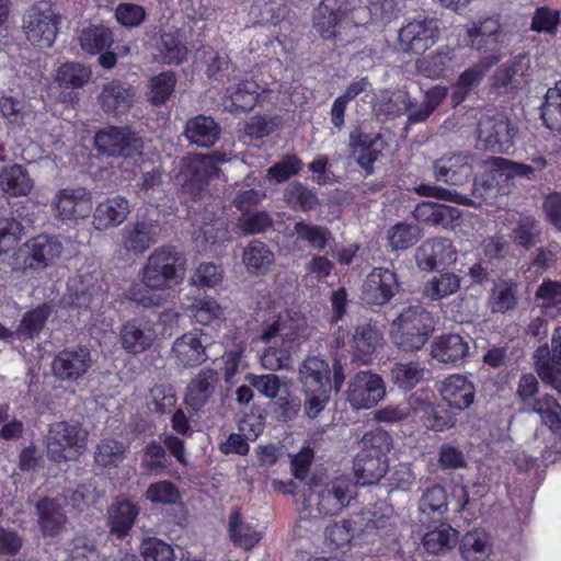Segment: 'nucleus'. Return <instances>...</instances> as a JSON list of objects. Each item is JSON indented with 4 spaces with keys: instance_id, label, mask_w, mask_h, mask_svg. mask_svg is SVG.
I'll return each mask as SVG.
<instances>
[{
    "instance_id": "1",
    "label": "nucleus",
    "mask_w": 561,
    "mask_h": 561,
    "mask_svg": "<svg viewBox=\"0 0 561 561\" xmlns=\"http://www.w3.org/2000/svg\"><path fill=\"white\" fill-rule=\"evenodd\" d=\"M256 321L261 322L256 341L266 345L260 354L262 367L271 371L291 369L293 354L308 339L305 317L285 308L282 300L264 296L257 301Z\"/></svg>"
},
{
    "instance_id": "2",
    "label": "nucleus",
    "mask_w": 561,
    "mask_h": 561,
    "mask_svg": "<svg viewBox=\"0 0 561 561\" xmlns=\"http://www.w3.org/2000/svg\"><path fill=\"white\" fill-rule=\"evenodd\" d=\"M355 495V484L348 477L341 476L323 484L312 480L307 490L296 500L299 518L297 534L304 536L320 527L325 516L336 515L346 507Z\"/></svg>"
},
{
    "instance_id": "3",
    "label": "nucleus",
    "mask_w": 561,
    "mask_h": 561,
    "mask_svg": "<svg viewBox=\"0 0 561 561\" xmlns=\"http://www.w3.org/2000/svg\"><path fill=\"white\" fill-rule=\"evenodd\" d=\"M62 15L51 0H37L22 15L21 30L26 42L38 49L51 48L57 39Z\"/></svg>"
},
{
    "instance_id": "4",
    "label": "nucleus",
    "mask_w": 561,
    "mask_h": 561,
    "mask_svg": "<svg viewBox=\"0 0 561 561\" xmlns=\"http://www.w3.org/2000/svg\"><path fill=\"white\" fill-rule=\"evenodd\" d=\"M434 327L430 311L421 306H410L391 322L390 340L402 352H416L427 343Z\"/></svg>"
},
{
    "instance_id": "5",
    "label": "nucleus",
    "mask_w": 561,
    "mask_h": 561,
    "mask_svg": "<svg viewBox=\"0 0 561 561\" xmlns=\"http://www.w3.org/2000/svg\"><path fill=\"white\" fill-rule=\"evenodd\" d=\"M185 259L171 247L156 249L142 268V283L154 290H163L179 284L184 278Z\"/></svg>"
},
{
    "instance_id": "6",
    "label": "nucleus",
    "mask_w": 561,
    "mask_h": 561,
    "mask_svg": "<svg viewBox=\"0 0 561 561\" xmlns=\"http://www.w3.org/2000/svg\"><path fill=\"white\" fill-rule=\"evenodd\" d=\"M89 432L78 422L53 423L46 435L47 456L55 462L77 460L87 448Z\"/></svg>"
},
{
    "instance_id": "7",
    "label": "nucleus",
    "mask_w": 561,
    "mask_h": 561,
    "mask_svg": "<svg viewBox=\"0 0 561 561\" xmlns=\"http://www.w3.org/2000/svg\"><path fill=\"white\" fill-rule=\"evenodd\" d=\"M225 158L220 154H190L183 158L178 180L183 188L191 194H199L209 179L217 175L219 162Z\"/></svg>"
},
{
    "instance_id": "8",
    "label": "nucleus",
    "mask_w": 561,
    "mask_h": 561,
    "mask_svg": "<svg viewBox=\"0 0 561 561\" xmlns=\"http://www.w3.org/2000/svg\"><path fill=\"white\" fill-rule=\"evenodd\" d=\"M353 10L348 0H322L313 13V28L322 38L333 39L340 30L353 26Z\"/></svg>"
},
{
    "instance_id": "9",
    "label": "nucleus",
    "mask_w": 561,
    "mask_h": 561,
    "mask_svg": "<svg viewBox=\"0 0 561 561\" xmlns=\"http://www.w3.org/2000/svg\"><path fill=\"white\" fill-rule=\"evenodd\" d=\"M71 304L91 308L102 304L105 295L102 271L89 265L81 267L68 280Z\"/></svg>"
},
{
    "instance_id": "10",
    "label": "nucleus",
    "mask_w": 561,
    "mask_h": 561,
    "mask_svg": "<svg viewBox=\"0 0 561 561\" xmlns=\"http://www.w3.org/2000/svg\"><path fill=\"white\" fill-rule=\"evenodd\" d=\"M386 394L383 379L371 370L355 374L346 390L350 404L356 409H369L376 405Z\"/></svg>"
},
{
    "instance_id": "11",
    "label": "nucleus",
    "mask_w": 561,
    "mask_h": 561,
    "mask_svg": "<svg viewBox=\"0 0 561 561\" xmlns=\"http://www.w3.org/2000/svg\"><path fill=\"white\" fill-rule=\"evenodd\" d=\"M516 126L504 116H483L478 124V145L496 152H506L514 145Z\"/></svg>"
},
{
    "instance_id": "12",
    "label": "nucleus",
    "mask_w": 561,
    "mask_h": 561,
    "mask_svg": "<svg viewBox=\"0 0 561 561\" xmlns=\"http://www.w3.org/2000/svg\"><path fill=\"white\" fill-rule=\"evenodd\" d=\"M229 219L219 205H208L203 215V226L194 233L193 241L198 251H211L217 244L229 240Z\"/></svg>"
},
{
    "instance_id": "13",
    "label": "nucleus",
    "mask_w": 561,
    "mask_h": 561,
    "mask_svg": "<svg viewBox=\"0 0 561 561\" xmlns=\"http://www.w3.org/2000/svg\"><path fill=\"white\" fill-rule=\"evenodd\" d=\"M94 144L100 152L111 157H134L142 148L141 138L129 128L108 127L100 130Z\"/></svg>"
},
{
    "instance_id": "14",
    "label": "nucleus",
    "mask_w": 561,
    "mask_h": 561,
    "mask_svg": "<svg viewBox=\"0 0 561 561\" xmlns=\"http://www.w3.org/2000/svg\"><path fill=\"white\" fill-rule=\"evenodd\" d=\"M50 205L58 219H83L93 208L92 194L83 187L61 188L55 194Z\"/></svg>"
},
{
    "instance_id": "15",
    "label": "nucleus",
    "mask_w": 561,
    "mask_h": 561,
    "mask_svg": "<svg viewBox=\"0 0 561 561\" xmlns=\"http://www.w3.org/2000/svg\"><path fill=\"white\" fill-rule=\"evenodd\" d=\"M535 368L541 380L561 394V325L554 329L551 350L547 344L534 354Z\"/></svg>"
},
{
    "instance_id": "16",
    "label": "nucleus",
    "mask_w": 561,
    "mask_h": 561,
    "mask_svg": "<svg viewBox=\"0 0 561 561\" xmlns=\"http://www.w3.org/2000/svg\"><path fill=\"white\" fill-rule=\"evenodd\" d=\"M438 37V27L432 19L409 21L399 31L398 46L404 53L420 54L433 46Z\"/></svg>"
},
{
    "instance_id": "17",
    "label": "nucleus",
    "mask_w": 561,
    "mask_h": 561,
    "mask_svg": "<svg viewBox=\"0 0 561 561\" xmlns=\"http://www.w3.org/2000/svg\"><path fill=\"white\" fill-rule=\"evenodd\" d=\"M211 344L206 333L194 329L176 337L172 344L171 356L182 367H196L208 359L207 347Z\"/></svg>"
},
{
    "instance_id": "18",
    "label": "nucleus",
    "mask_w": 561,
    "mask_h": 561,
    "mask_svg": "<svg viewBox=\"0 0 561 561\" xmlns=\"http://www.w3.org/2000/svg\"><path fill=\"white\" fill-rule=\"evenodd\" d=\"M157 325L153 321L136 318L125 322L119 330V342L123 350L137 355L149 350L157 341Z\"/></svg>"
},
{
    "instance_id": "19",
    "label": "nucleus",
    "mask_w": 561,
    "mask_h": 561,
    "mask_svg": "<svg viewBox=\"0 0 561 561\" xmlns=\"http://www.w3.org/2000/svg\"><path fill=\"white\" fill-rule=\"evenodd\" d=\"M457 250L453 242L443 237L424 241L415 251V262L422 271H433L455 264Z\"/></svg>"
},
{
    "instance_id": "20",
    "label": "nucleus",
    "mask_w": 561,
    "mask_h": 561,
    "mask_svg": "<svg viewBox=\"0 0 561 561\" xmlns=\"http://www.w3.org/2000/svg\"><path fill=\"white\" fill-rule=\"evenodd\" d=\"M399 288L397 275L386 267H375L367 276L362 287V298L368 305L382 306L387 304Z\"/></svg>"
},
{
    "instance_id": "21",
    "label": "nucleus",
    "mask_w": 561,
    "mask_h": 561,
    "mask_svg": "<svg viewBox=\"0 0 561 561\" xmlns=\"http://www.w3.org/2000/svg\"><path fill=\"white\" fill-rule=\"evenodd\" d=\"M91 353L87 347H69L59 352L51 364L54 376L62 381H76L92 366Z\"/></svg>"
},
{
    "instance_id": "22",
    "label": "nucleus",
    "mask_w": 561,
    "mask_h": 561,
    "mask_svg": "<svg viewBox=\"0 0 561 561\" xmlns=\"http://www.w3.org/2000/svg\"><path fill=\"white\" fill-rule=\"evenodd\" d=\"M442 399L457 410L468 409L474 401L476 388L471 380L460 374H453L440 381L437 388Z\"/></svg>"
},
{
    "instance_id": "23",
    "label": "nucleus",
    "mask_w": 561,
    "mask_h": 561,
    "mask_svg": "<svg viewBox=\"0 0 561 561\" xmlns=\"http://www.w3.org/2000/svg\"><path fill=\"white\" fill-rule=\"evenodd\" d=\"M434 175L437 181L450 185L467 183L472 173L471 158L462 153L445 154L434 163Z\"/></svg>"
},
{
    "instance_id": "24",
    "label": "nucleus",
    "mask_w": 561,
    "mask_h": 561,
    "mask_svg": "<svg viewBox=\"0 0 561 561\" xmlns=\"http://www.w3.org/2000/svg\"><path fill=\"white\" fill-rule=\"evenodd\" d=\"M130 213L129 202L119 195L107 197L94 209L93 226L96 230H106L122 225Z\"/></svg>"
},
{
    "instance_id": "25",
    "label": "nucleus",
    "mask_w": 561,
    "mask_h": 561,
    "mask_svg": "<svg viewBox=\"0 0 561 561\" xmlns=\"http://www.w3.org/2000/svg\"><path fill=\"white\" fill-rule=\"evenodd\" d=\"M218 382V373L215 369H202L188 383L184 401L195 411L208 403Z\"/></svg>"
},
{
    "instance_id": "26",
    "label": "nucleus",
    "mask_w": 561,
    "mask_h": 561,
    "mask_svg": "<svg viewBox=\"0 0 561 561\" xmlns=\"http://www.w3.org/2000/svg\"><path fill=\"white\" fill-rule=\"evenodd\" d=\"M299 378L304 386V391H319L331 389V369L329 364L318 357H307L300 368Z\"/></svg>"
},
{
    "instance_id": "27",
    "label": "nucleus",
    "mask_w": 561,
    "mask_h": 561,
    "mask_svg": "<svg viewBox=\"0 0 561 561\" xmlns=\"http://www.w3.org/2000/svg\"><path fill=\"white\" fill-rule=\"evenodd\" d=\"M263 90L251 80H245L237 88H228L222 98V105L230 113L247 112L254 107Z\"/></svg>"
},
{
    "instance_id": "28",
    "label": "nucleus",
    "mask_w": 561,
    "mask_h": 561,
    "mask_svg": "<svg viewBox=\"0 0 561 561\" xmlns=\"http://www.w3.org/2000/svg\"><path fill=\"white\" fill-rule=\"evenodd\" d=\"M382 344V333L371 323H362L354 329L351 350L355 358L369 363L370 357Z\"/></svg>"
},
{
    "instance_id": "29",
    "label": "nucleus",
    "mask_w": 561,
    "mask_h": 561,
    "mask_svg": "<svg viewBox=\"0 0 561 561\" xmlns=\"http://www.w3.org/2000/svg\"><path fill=\"white\" fill-rule=\"evenodd\" d=\"M469 342L458 334H446L435 339L431 355L439 363L455 364L469 354Z\"/></svg>"
},
{
    "instance_id": "30",
    "label": "nucleus",
    "mask_w": 561,
    "mask_h": 561,
    "mask_svg": "<svg viewBox=\"0 0 561 561\" xmlns=\"http://www.w3.org/2000/svg\"><path fill=\"white\" fill-rule=\"evenodd\" d=\"M28 266L45 268L53 264L62 253V244L55 237L38 236L28 242Z\"/></svg>"
},
{
    "instance_id": "31",
    "label": "nucleus",
    "mask_w": 561,
    "mask_h": 561,
    "mask_svg": "<svg viewBox=\"0 0 561 561\" xmlns=\"http://www.w3.org/2000/svg\"><path fill=\"white\" fill-rule=\"evenodd\" d=\"M34 181L27 170L18 163L5 165L0 170V190L11 197L28 195Z\"/></svg>"
},
{
    "instance_id": "32",
    "label": "nucleus",
    "mask_w": 561,
    "mask_h": 561,
    "mask_svg": "<svg viewBox=\"0 0 561 561\" xmlns=\"http://www.w3.org/2000/svg\"><path fill=\"white\" fill-rule=\"evenodd\" d=\"M66 499H44L36 505L38 523L45 536H57L64 529L66 515L62 512Z\"/></svg>"
},
{
    "instance_id": "33",
    "label": "nucleus",
    "mask_w": 561,
    "mask_h": 561,
    "mask_svg": "<svg viewBox=\"0 0 561 561\" xmlns=\"http://www.w3.org/2000/svg\"><path fill=\"white\" fill-rule=\"evenodd\" d=\"M135 93L129 87L112 81L104 85L100 94V103L106 113L122 115L130 108Z\"/></svg>"
},
{
    "instance_id": "34",
    "label": "nucleus",
    "mask_w": 561,
    "mask_h": 561,
    "mask_svg": "<svg viewBox=\"0 0 561 561\" xmlns=\"http://www.w3.org/2000/svg\"><path fill=\"white\" fill-rule=\"evenodd\" d=\"M388 470L387 457L367 451L357 454L354 460V472L357 483L368 485L378 482Z\"/></svg>"
},
{
    "instance_id": "35",
    "label": "nucleus",
    "mask_w": 561,
    "mask_h": 561,
    "mask_svg": "<svg viewBox=\"0 0 561 561\" xmlns=\"http://www.w3.org/2000/svg\"><path fill=\"white\" fill-rule=\"evenodd\" d=\"M518 285L505 278H499L493 283L488 295V308L492 313H506L517 306Z\"/></svg>"
},
{
    "instance_id": "36",
    "label": "nucleus",
    "mask_w": 561,
    "mask_h": 561,
    "mask_svg": "<svg viewBox=\"0 0 561 561\" xmlns=\"http://www.w3.org/2000/svg\"><path fill=\"white\" fill-rule=\"evenodd\" d=\"M157 226L150 222L138 221L126 226L123 234V248L134 254H142L157 239Z\"/></svg>"
},
{
    "instance_id": "37",
    "label": "nucleus",
    "mask_w": 561,
    "mask_h": 561,
    "mask_svg": "<svg viewBox=\"0 0 561 561\" xmlns=\"http://www.w3.org/2000/svg\"><path fill=\"white\" fill-rule=\"evenodd\" d=\"M413 214L417 220L442 226L445 229H455L461 217V211L456 207L437 206L428 202L420 203Z\"/></svg>"
},
{
    "instance_id": "38",
    "label": "nucleus",
    "mask_w": 561,
    "mask_h": 561,
    "mask_svg": "<svg viewBox=\"0 0 561 561\" xmlns=\"http://www.w3.org/2000/svg\"><path fill=\"white\" fill-rule=\"evenodd\" d=\"M139 506L128 499L117 500L108 508V526L112 534L118 538L125 537L131 529L137 516Z\"/></svg>"
},
{
    "instance_id": "39",
    "label": "nucleus",
    "mask_w": 561,
    "mask_h": 561,
    "mask_svg": "<svg viewBox=\"0 0 561 561\" xmlns=\"http://www.w3.org/2000/svg\"><path fill=\"white\" fill-rule=\"evenodd\" d=\"M394 0H370L367 7H355L352 11L353 26L366 25L369 22L388 23L396 15Z\"/></svg>"
},
{
    "instance_id": "40",
    "label": "nucleus",
    "mask_w": 561,
    "mask_h": 561,
    "mask_svg": "<svg viewBox=\"0 0 561 561\" xmlns=\"http://www.w3.org/2000/svg\"><path fill=\"white\" fill-rule=\"evenodd\" d=\"M220 128L209 116L198 115L186 123L184 135L191 144L210 147L219 138Z\"/></svg>"
},
{
    "instance_id": "41",
    "label": "nucleus",
    "mask_w": 561,
    "mask_h": 561,
    "mask_svg": "<svg viewBox=\"0 0 561 561\" xmlns=\"http://www.w3.org/2000/svg\"><path fill=\"white\" fill-rule=\"evenodd\" d=\"M78 42L87 54L96 55L112 46L114 36L106 25L89 24L79 31Z\"/></svg>"
},
{
    "instance_id": "42",
    "label": "nucleus",
    "mask_w": 561,
    "mask_h": 561,
    "mask_svg": "<svg viewBox=\"0 0 561 561\" xmlns=\"http://www.w3.org/2000/svg\"><path fill=\"white\" fill-rule=\"evenodd\" d=\"M454 59L455 49L450 46H440L435 53L419 58L415 67L424 77L437 79L451 67Z\"/></svg>"
},
{
    "instance_id": "43",
    "label": "nucleus",
    "mask_w": 561,
    "mask_h": 561,
    "mask_svg": "<svg viewBox=\"0 0 561 561\" xmlns=\"http://www.w3.org/2000/svg\"><path fill=\"white\" fill-rule=\"evenodd\" d=\"M128 444L114 437H103L96 445L94 461L104 469L117 468L126 458Z\"/></svg>"
},
{
    "instance_id": "44",
    "label": "nucleus",
    "mask_w": 561,
    "mask_h": 561,
    "mask_svg": "<svg viewBox=\"0 0 561 561\" xmlns=\"http://www.w3.org/2000/svg\"><path fill=\"white\" fill-rule=\"evenodd\" d=\"M156 58L164 64H181L187 55L184 36L180 33H163L156 43Z\"/></svg>"
},
{
    "instance_id": "45",
    "label": "nucleus",
    "mask_w": 561,
    "mask_h": 561,
    "mask_svg": "<svg viewBox=\"0 0 561 561\" xmlns=\"http://www.w3.org/2000/svg\"><path fill=\"white\" fill-rule=\"evenodd\" d=\"M427 369L419 362H398L389 373L390 381L401 390H411L423 381Z\"/></svg>"
},
{
    "instance_id": "46",
    "label": "nucleus",
    "mask_w": 561,
    "mask_h": 561,
    "mask_svg": "<svg viewBox=\"0 0 561 561\" xmlns=\"http://www.w3.org/2000/svg\"><path fill=\"white\" fill-rule=\"evenodd\" d=\"M242 263L250 274L262 275L273 265L274 254L265 243L253 240L242 252Z\"/></svg>"
},
{
    "instance_id": "47",
    "label": "nucleus",
    "mask_w": 561,
    "mask_h": 561,
    "mask_svg": "<svg viewBox=\"0 0 561 561\" xmlns=\"http://www.w3.org/2000/svg\"><path fill=\"white\" fill-rule=\"evenodd\" d=\"M496 62L497 58L490 57L463 71L460 75L451 95L455 104L461 103L468 93L480 83L491 66Z\"/></svg>"
},
{
    "instance_id": "48",
    "label": "nucleus",
    "mask_w": 561,
    "mask_h": 561,
    "mask_svg": "<svg viewBox=\"0 0 561 561\" xmlns=\"http://www.w3.org/2000/svg\"><path fill=\"white\" fill-rule=\"evenodd\" d=\"M523 412L537 414L542 424L561 434V405L553 396L549 393L539 396L538 400Z\"/></svg>"
},
{
    "instance_id": "49",
    "label": "nucleus",
    "mask_w": 561,
    "mask_h": 561,
    "mask_svg": "<svg viewBox=\"0 0 561 561\" xmlns=\"http://www.w3.org/2000/svg\"><path fill=\"white\" fill-rule=\"evenodd\" d=\"M228 529L231 540L244 549L255 547L262 538L261 533L244 520L238 510L230 513Z\"/></svg>"
},
{
    "instance_id": "50",
    "label": "nucleus",
    "mask_w": 561,
    "mask_h": 561,
    "mask_svg": "<svg viewBox=\"0 0 561 561\" xmlns=\"http://www.w3.org/2000/svg\"><path fill=\"white\" fill-rule=\"evenodd\" d=\"M190 318L198 324L210 325L224 319L225 309L211 297H201L185 307Z\"/></svg>"
},
{
    "instance_id": "51",
    "label": "nucleus",
    "mask_w": 561,
    "mask_h": 561,
    "mask_svg": "<svg viewBox=\"0 0 561 561\" xmlns=\"http://www.w3.org/2000/svg\"><path fill=\"white\" fill-rule=\"evenodd\" d=\"M294 234L298 241L306 242L310 248L318 251H323L330 240H332V233L327 227L313 225L305 220L295 224Z\"/></svg>"
},
{
    "instance_id": "52",
    "label": "nucleus",
    "mask_w": 561,
    "mask_h": 561,
    "mask_svg": "<svg viewBox=\"0 0 561 561\" xmlns=\"http://www.w3.org/2000/svg\"><path fill=\"white\" fill-rule=\"evenodd\" d=\"M460 277L451 272L442 273L431 277L424 285L423 294L432 299L438 300L450 296L460 288Z\"/></svg>"
},
{
    "instance_id": "53",
    "label": "nucleus",
    "mask_w": 561,
    "mask_h": 561,
    "mask_svg": "<svg viewBox=\"0 0 561 561\" xmlns=\"http://www.w3.org/2000/svg\"><path fill=\"white\" fill-rule=\"evenodd\" d=\"M448 508L446 490L440 485H433L426 489L419 500V512L421 515L440 518Z\"/></svg>"
},
{
    "instance_id": "54",
    "label": "nucleus",
    "mask_w": 561,
    "mask_h": 561,
    "mask_svg": "<svg viewBox=\"0 0 561 561\" xmlns=\"http://www.w3.org/2000/svg\"><path fill=\"white\" fill-rule=\"evenodd\" d=\"M380 142L379 136L370 137L357 129L350 135V145L355 151L359 152L358 162L364 168L369 167L377 160L380 153V149L378 148Z\"/></svg>"
},
{
    "instance_id": "55",
    "label": "nucleus",
    "mask_w": 561,
    "mask_h": 561,
    "mask_svg": "<svg viewBox=\"0 0 561 561\" xmlns=\"http://www.w3.org/2000/svg\"><path fill=\"white\" fill-rule=\"evenodd\" d=\"M457 535V530L449 525H440L424 534L422 543L426 551L436 554L451 549L458 540Z\"/></svg>"
},
{
    "instance_id": "56",
    "label": "nucleus",
    "mask_w": 561,
    "mask_h": 561,
    "mask_svg": "<svg viewBox=\"0 0 561 561\" xmlns=\"http://www.w3.org/2000/svg\"><path fill=\"white\" fill-rule=\"evenodd\" d=\"M284 198L287 205L294 210H312L319 204L317 196L299 182H293L287 185L284 192Z\"/></svg>"
},
{
    "instance_id": "57",
    "label": "nucleus",
    "mask_w": 561,
    "mask_h": 561,
    "mask_svg": "<svg viewBox=\"0 0 561 561\" xmlns=\"http://www.w3.org/2000/svg\"><path fill=\"white\" fill-rule=\"evenodd\" d=\"M90 77L91 70L79 62L62 64L56 71L57 83L73 89L82 88Z\"/></svg>"
},
{
    "instance_id": "58",
    "label": "nucleus",
    "mask_w": 561,
    "mask_h": 561,
    "mask_svg": "<svg viewBox=\"0 0 561 561\" xmlns=\"http://www.w3.org/2000/svg\"><path fill=\"white\" fill-rule=\"evenodd\" d=\"M358 525L357 518L334 522L325 528V539L335 548L347 547L358 530Z\"/></svg>"
},
{
    "instance_id": "59",
    "label": "nucleus",
    "mask_w": 561,
    "mask_h": 561,
    "mask_svg": "<svg viewBox=\"0 0 561 561\" xmlns=\"http://www.w3.org/2000/svg\"><path fill=\"white\" fill-rule=\"evenodd\" d=\"M387 238L391 250H407L420 240L421 231L417 226L400 222L388 230Z\"/></svg>"
},
{
    "instance_id": "60",
    "label": "nucleus",
    "mask_w": 561,
    "mask_h": 561,
    "mask_svg": "<svg viewBox=\"0 0 561 561\" xmlns=\"http://www.w3.org/2000/svg\"><path fill=\"white\" fill-rule=\"evenodd\" d=\"M539 389V381L534 374L524 373L518 377L514 396L522 412L538 400Z\"/></svg>"
},
{
    "instance_id": "61",
    "label": "nucleus",
    "mask_w": 561,
    "mask_h": 561,
    "mask_svg": "<svg viewBox=\"0 0 561 561\" xmlns=\"http://www.w3.org/2000/svg\"><path fill=\"white\" fill-rule=\"evenodd\" d=\"M541 118L549 129L561 131V91L558 88L547 91Z\"/></svg>"
},
{
    "instance_id": "62",
    "label": "nucleus",
    "mask_w": 561,
    "mask_h": 561,
    "mask_svg": "<svg viewBox=\"0 0 561 561\" xmlns=\"http://www.w3.org/2000/svg\"><path fill=\"white\" fill-rule=\"evenodd\" d=\"M489 547V537L484 530L476 529L467 533L460 542L461 556L467 561H476Z\"/></svg>"
},
{
    "instance_id": "63",
    "label": "nucleus",
    "mask_w": 561,
    "mask_h": 561,
    "mask_svg": "<svg viewBox=\"0 0 561 561\" xmlns=\"http://www.w3.org/2000/svg\"><path fill=\"white\" fill-rule=\"evenodd\" d=\"M536 299L541 301V308L548 313L550 309L561 312V280L543 279L535 294Z\"/></svg>"
},
{
    "instance_id": "64",
    "label": "nucleus",
    "mask_w": 561,
    "mask_h": 561,
    "mask_svg": "<svg viewBox=\"0 0 561 561\" xmlns=\"http://www.w3.org/2000/svg\"><path fill=\"white\" fill-rule=\"evenodd\" d=\"M140 551L145 561H175L173 548L158 538H145Z\"/></svg>"
}]
</instances>
